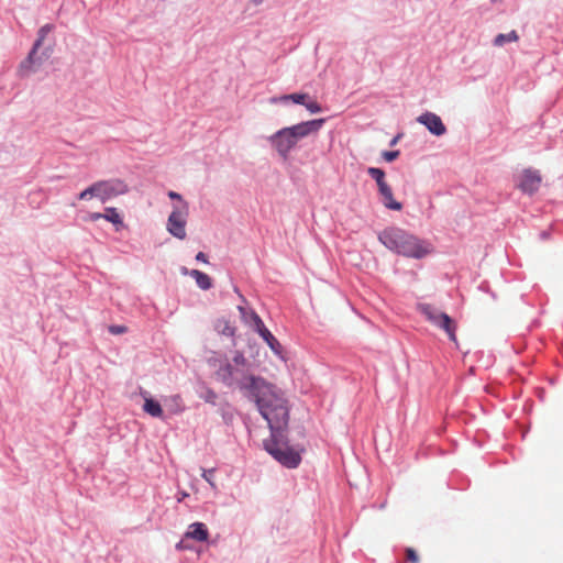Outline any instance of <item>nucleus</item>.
Returning a JSON list of instances; mask_svg holds the SVG:
<instances>
[{
  "instance_id": "4468645a",
  "label": "nucleus",
  "mask_w": 563,
  "mask_h": 563,
  "mask_svg": "<svg viewBox=\"0 0 563 563\" xmlns=\"http://www.w3.org/2000/svg\"><path fill=\"white\" fill-rule=\"evenodd\" d=\"M143 410L152 417L159 418L163 416V409H162L159 402H157L156 400H154L152 398L145 399Z\"/></svg>"
},
{
  "instance_id": "0eeeda50",
  "label": "nucleus",
  "mask_w": 563,
  "mask_h": 563,
  "mask_svg": "<svg viewBox=\"0 0 563 563\" xmlns=\"http://www.w3.org/2000/svg\"><path fill=\"white\" fill-rule=\"evenodd\" d=\"M53 30H54L53 24H45L38 30L37 38L32 47V51L30 52L27 59L24 63H22L21 68H24L26 66V64H29L30 66H33V65L38 66L42 64V62L45 58H47L49 56L51 49H45L41 55H37V52L41 48V46L43 45L46 36L51 32H53Z\"/></svg>"
},
{
  "instance_id": "5701e85b",
  "label": "nucleus",
  "mask_w": 563,
  "mask_h": 563,
  "mask_svg": "<svg viewBox=\"0 0 563 563\" xmlns=\"http://www.w3.org/2000/svg\"><path fill=\"white\" fill-rule=\"evenodd\" d=\"M406 559L410 563H419L420 561L417 552L412 548L406 549Z\"/></svg>"
},
{
  "instance_id": "393cba45",
  "label": "nucleus",
  "mask_w": 563,
  "mask_h": 563,
  "mask_svg": "<svg viewBox=\"0 0 563 563\" xmlns=\"http://www.w3.org/2000/svg\"><path fill=\"white\" fill-rule=\"evenodd\" d=\"M213 472L214 470H203L202 477L212 486L214 487L213 483Z\"/></svg>"
},
{
  "instance_id": "6e6552de",
  "label": "nucleus",
  "mask_w": 563,
  "mask_h": 563,
  "mask_svg": "<svg viewBox=\"0 0 563 563\" xmlns=\"http://www.w3.org/2000/svg\"><path fill=\"white\" fill-rule=\"evenodd\" d=\"M542 183V177L539 170L534 169H525L517 177V187L523 192L528 195H532L540 188Z\"/></svg>"
},
{
  "instance_id": "7c9ffc66",
  "label": "nucleus",
  "mask_w": 563,
  "mask_h": 563,
  "mask_svg": "<svg viewBox=\"0 0 563 563\" xmlns=\"http://www.w3.org/2000/svg\"><path fill=\"white\" fill-rule=\"evenodd\" d=\"M399 136H396L393 141H391V145H395L398 141Z\"/></svg>"
},
{
  "instance_id": "412c9836",
  "label": "nucleus",
  "mask_w": 563,
  "mask_h": 563,
  "mask_svg": "<svg viewBox=\"0 0 563 563\" xmlns=\"http://www.w3.org/2000/svg\"><path fill=\"white\" fill-rule=\"evenodd\" d=\"M232 361L236 366L243 367L246 365V358H245L244 354L240 351H236L234 353Z\"/></svg>"
},
{
  "instance_id": "aec40b11",
  "label": "nucleus",
  "mask_w": 563,
  "mask_h": 563,
  "mask_svg": "<svg viewBox=\"0 0 563 563\" xmlns=\"http://www.w3.org/2000/svg\"><path fill=\"white\" fill-rule=\"evenodd\" d=\"M367 174L373 178L375 179L376 184H377V187L380 185V184H384L386 180H385V173L383 169L380 168H377V167H369L367 169Z\"/></svg>"
},
{
  "instance_id": "bb28decb",
  "label": "nucleus",
  "mask_w": 563,
  "mask_h": 563,
  "mask_svg": "<svg viewBox=\"0 0 563 563\" xmlns=\"http://www.w3.org/2000/svg\"><path fill=\"white\" fill-rule=\"evenodd\" d=\"M205 400L207 402H211V404H214L216 399H217V394L211 390V389H207L206 391V395L203 396Z\"/></svg>"
},
{
  "instance_id": "f03ea898",
  "label": "nucleus",
  "mask_w": 563,
  "mask_h": 563,
  "mask_svg": "<svg viewBox=\"0 0 563 563\" xmlns=\"http://www.w3.org/2000/svg\"><path fill=\"white\" fill-rule=\"evenodd\" d=\"M378 240L388 250L406 257L422 258L431 252L429 243L397 227L383 230Z\"/></svg>"
},
{
  "instance_id": "ddd939ff",
  "label": "nucleus",
  "mask_w": 563,
  "mask_h": 563,
  "mask_svg": "<svg viewBox=\"0 0 563 563\" xmlns=\"http://www.w3.org/2000/svg\"><path fill=\"white\" fill-rule=\"evenodd\" d=\"M187 538L203 542L209 538V532L206 526L201 522H195L189 526V531L186 533Z\"/></svg>"
},
{
  "instance_id": "423d86ee",
  "label": "nucleus",
  "mask_w": 563,
  "mask_h": 563,
  "mask_svg": "<svg viewBox=\"0 0 563 563\" xmlns=\"http://www.w3.org/2000/svg\"><path fill=\"white\" fill-rule=\"evenodd\" d=\"M188 216L189 205L188 202H183L181 205L174 206L173 211L168 217L166 229L173 236L178 240L186 239V224Z\"/></svg>"
},
{
  "instance_id": "4be33fe9",
  "label": "nucleus",
  "mask_w": 563,
  "mask_h": 563,
  "mask_svg": "<svg viewBox=\"0 0 563 563\" xmlns=\"http://www.w3.org/2000/svg\"><path fill=\"white\" fill-rule=\"evenodd\" d=\"M303 106L307 108V110H309L311 113H318V112H321V106L314 101V100H310L308 102H305Z\"/></svg>"
},
{
  "instance_id": "cd10ccee",
  "label": "nucleus",
  "mask_w": 563,
  "mask_h": 563,
  "mask_svg": "<svg viewBox=\"0 0 563 563\" xmlns=\"http://www.w3.org/2000/svg\"><path fill=\"white\" fill-rule=\"evenodd\" d=\"M168 197H169L170 199H176V200H178V201L180 202L179 205H181L183 202H186L185 200H183V197H181L178 192H176V191H169V192H168Z\"/></svg>"
},
{
  "instance_id": "6ab92c4d",
  "label": "nucleus",
  "mask_w": 563,
  "mask_h": 563,
  "mask_svg": "<svg viewBox=\"0 0 563 563\" xmlns=\"http://www.w3.org/2000/svg\"><path fill=\"white\" fill-rule=\"evenodd\" d=\"M216 329L223 335L233 336L235 333V328L230 324V322L225 319H220L217 322Z\"/></svg>"
},
{
  "instance_id": "7ed1b4c3",
  "label": "nucleus",
  "mask_w": 563,
  "mask_h": 563,
  "mask_svg": "<svg viewBox=\"0 0 563 563\" xmlns=\"http://www.w3.org/2000/svg\"><path fill=\"white\" fill-rule=\"evenodd\" d=\"M323 123L324 119H316L283 128L271 135L268 141L283 158H287L290 151L297 145L300 139L318 132Z\"/></svg>"
},
{
  "instance_id": "2eb2a0df",
  "label": "nucleus",
  "mask_w": 563,
  "mask_h": 563,
  "mask_svg": "<svg viewBox=\"0 0 563 563\" xmlns=\"http://www.w3.org/2000/svg\"><path fill=\"white\" fill-rule=\"evenodd\" d=\"M308 98L307 93H290V95H284L282 97H275L271 99V102H286L288 100H291L295 103L303 104L306 102V99Z\"/></svg>"
},
{
  "instance_id": "c756f323",
  "label": "nucleus",
  "mask_w": 563,
  "mask_h": 563,
  "mask_svg": "<svg viewBox=\"0 0 563 563\" xmlns=\"http://www.w3.org/2000/svg\"><path fill=\"white\" fill-rule=\"evenodd\" d=\"M196 260L199 261V262H202V263H207L208 262L207 255L203 252H199L196 255Z\"/></svg>"
},
{
  "instance_id": "39448f33",
  "label": "nucleus",
  "mask_w": 563,
  "mask_h": 563,
  "mask_svg": "<svg viewBox=\"0 0 563 563\" xmlns=\"http://www.w3.org/2000/svg\"><path fill=\"white\" fill-rule=\"evenodd\" d=\"M417 310L434 327L442 329L452 342H457L456 323L451 317L431 303L420 302L417 305Z\"/></svg>"
},
{
  "instance_id": "c85d7f7f",
  "label": "nucleus",
  "mask_w": 563,
  "mask_h": 563,
  "mask_svg": "<svg viewBox=\"0 0 563 563\" xmlns=\"http://www.w3.org/2000/svg\"><path fill=\"white\" fill-rule=\"evenodd\" d=\"M99 219H103V213L100 212H92L88 216L89 221H97Z\"/></svg>"
},
{
  "instance_id": "1a4fd4ad",
  "label": "nucleus",
  "mask_w": 563,
  "mask_h": 563,
  "mask_svg": "<svg viewBox=\"0 0 563 563\" xmlns=\"http://www.w3.org/2000/svg\"><path fill=\"white\" fill-rule=\"evenodd\" d=\"M252 319L254 321L256 332L262 336V339L267 343L271 350L278 356L282 357L283 346L278 342V340L271 333V331L265 327L262 319L255 312L252 313Z\"/></svg>"
},
{
  "instance_id": "9d476101",
  "label": "nucleus",
  "mask_w": 563,
  "mask_h": 563,
  "mask_svg": "<svg viewBox=\"0 0 563 563\" xmlns=\"http://www.w3.org/2000/svg\"><path fill=\"white\" fill-rule=\"evenodd\" d=\"M417 121L423 124L430 133L440 136L446 132L441 118L433 112H424L417 118Z\"/></svg>"
},
{
  "instance_id": "9b49d317",
  "label": "nucleus",
  "mask_w": 563,
  "mask_h": 563,
  "mask_svg": "<svg viewBox=\"0 0 563 563\" xmlns=\"http://www.w3.org/2000/svg\"><path fill=\"white\" fill-rule=\"evenodd\" d=\"M379 195L382 196L383 205L390 210L399 211L402 209V205L394 199L393 190L390 186L385 181L378 186Z\"/></svg>"
},
{
  "instance_id": "473e14b6",
  "label": "nucleus",
  "mask_w": 563,
  "mask_h": 563,
  "mask_svg": "<svg viewBox=\"0 0 563 563\" xmlns=\"http://www.w3.org/2000/svg\"><path fill=\"white\" fill-rule=\"evenodd\" d=\"M239 310H240L241 312H244V308H243V307H241V306L239 307Z\"/></svg>"
},
{
  "instance_id": "f8f14e48",
  "label": "nucleus",
  "mask_w": 563,
  "mask_h": 563,
  "mask_svg": "<svg viewBox=\"0 0 563 563\" xmlns=\"http://www.w3.org/2000/svg\"><path fill=\"white\" fill-rule=\"evenodd\" d=\"M235 373L236 369L234 368V366L231 363L225 362L218 368L216 375L221 382H223L228 386H232L235 380Z\"/></svg>"
},
{
  "instance_id": "b1692460",
  "label": "nucleus",
  "mask_w": 563,
  "mask_h": 563,
  "mask_svg": "<svg viewBox=\"0 0 563 563\" xmlns=\"http://www.w3.org/2000/svg\"><path fill=\"white\" fill-rule=\"evenodd\" d=\"M382 156L386 162H393L399 156V151H385Z\"/></svg>"
},
{
  "instance_id": "f257e3e1",
  "label": "nucleus",
  "mask_w": 563,
  "mask_h": 563,
  "mask_svg": "<svg viewBox=\"0 0 563 563\" xmlns=\"http://www.w3.org/2000/svg\"><path fill=\"white\" fill-rule=\"evenodd\" d=\"M240 388L250 393L262 417L271 429V438L264 441L265 450L282 465L295 468L301 456L289 446L284 429L288 424L289 407L284 394L262 377L249 375L240 383Z\"/></svg>"
},
{
  "instance_id": "f3484780",
  "label": "nucleus",
  "mask_w": 563,
  "mask_h": 563,
  "mask_svg": "<svg viewBox=\"0 0 563 563\" xmlns=\"http://www.w3.org/2000/svg\"><path fill=\"white\" fill-rule=\"evenodd\" d=\"M103 219L111 222L114 225H122L123 220L118 210L113 207H108L104 209Z\"/></svg>"
},
{
  "instance_id": "2f4dec72",
  "label": "nucleus",
  "mask_w": 563,
  "mask_h": 563,
  "mask_svg": "<svg viewBox=\"0 0 563 563\" xmlns=\"http://www.w3.org/2000/svg\"><path fill=\"white\" fill-rule=\"evenodd\" d=\"M255 4L262 3L264 0H252Z\"/></svg>"
},
{
  "instance_id": "a211bd4d",
  "label": "nucleus",
  "mask_w": 563,
  "mask_h": 563,
  "mask_svg": "<svg viewBox=\"0 0 563 563\" xmlns=\"http://www.w3.org/2000/svg\"><path fill=\"white\" fill-rule=\"evenodd\" d=\"M519 40V36L517 34L516 31H511L507 34H498L495 38H494V45L495 46H503L505 45L506 43H510V42H517Z\"/></svg>"
},
{
  "instance_id": "dca6fc26",
  "label": "nucleus",
  "mask_w": 563,
  "mask_h": 563,
  "mask_svg": "<svg viewBox=\"0 0 563 563\" xmlns=\"http://www.w3.org/2000/svg\"><path fill=\"white\" fill-rule=\"evenodd\" d=\"M190 275L195 278L197 285L201 289L207 290L211 287V285H212L211 278L207 274H205L198 269H192Z\"/></svg>"
},
{
  "instance_id": "a878e982",
  "label": "nucleus",
  "mask_w": 563,
  "mask_h": 563,
  "mask_svg": "<svg viewBox=\"0 0 563 563\" xmlns=\"http://www.w3.org/2000/svg\"><path fill=\"white\" fill-rule=\"evenodd\" d=\"M109 332L112 334H122L126 332V327L124 325H111L109 327Z\"/></svg>"
},
{
  "instance_id": "20e7f679",
  "label": "nucleus",
  "mask_w": 563,
  "mask_h": 563,
  "mask_svg": "<svg viewBox=\"0 0 563 563\" xmlns=\"http://www.w3.org/2000/svg\"><path fill=\"white\" fill-rule=\"evenodd\" d=\"M128 192V186L120 179L99 180L78 195L79 200L98 198L101 202Z\"/></svg>"
}]
</instances>
